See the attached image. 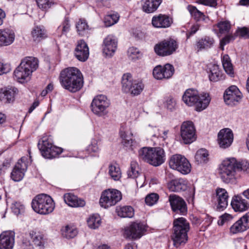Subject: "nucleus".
Listing matches in <instances>:
<instances>
[{
    "label": "nucleus",
    "instance_id": "27",
    "mask_svg": "<svg viewBox=\"0 0 249 249\" xmlns=\"http://www.w3.org/2000/svg\"><path fill=\"white\" fill-rule=\"evenodd\" d=\"M31 71L20 64L14 71V74L16 80L19 83H24L29 81L31 77Z\"/></svg>",
    "mask_w": 249,
    "mask_h": 249
},
{
    "label": "nucleus",
    "instance_id": "13",
    "mask_svg": "<svg viewBox=\"0 0 249 249\" xmlns=\"http://www.w3.org/2000/svg\"><path fill=\"white\" fill-rule=\"evenodd\" d=\"M177 42L173 39H165L154 47L155 53L160 56H168L172 54L178 48Z\"/></svg>",
    "mask_w": 249,
    "mask_h": 249
},
{
    "label": "nucleus",
    "instance_id": "50",
    "mask_svg": "<svg viewBox=\"0 0 249 249\" xmlns=\"http://www.w3.org/2000/svg\"><path fill=\"white\" fill-rule=\"evenodd\" d=\"M119 18L118 14L115 13L106 15L104 18V22L106 26L109 27L116 23Z\"/></svg>",
    "mask_w": 249,
    "mask_h": 249
},
{
    "label": "nucleus",
    "instance_id": "12",
    "mask_svg": "<svg viewBox=\"0 0 249 249\" xmlns=\"http://www.w3.org/2000/svg\"><path fill=\"white\" fill-rule=\"evenodd\" d=\"M180 134L181 140L184 144H190L194 142L196 139V135L193 122H184L180 126Z\"/></svg>",
    "mask_w": 249,
    "mask_h": 249
},
{
    "label": "nucleus",
    "instance_id": "52",
    "mask_svg": "<svg viewBox=\"0 0 249 249\" xmlns=\"http://www.w3.org/2000/svg\"><path fill=\"white\" fill-rule=\"evenodd\" d=\"M127 54L129 58L132 60L138 59L142 56V53L139 51L138 48L134 47L128 49Z\"/></svg>",
    "mask_w": 249,
    "mask_h": 249
},
{
    "label": "nucleus",
    "instance_id": "30",
    "mask_svg": "<svg viewBox=\"0 0 249 249\" xmlns=\"http://www.w3.org/2000/svg\"><path fill=\"white\" fill-rule=\"evenodd\" d=\"M162 1V0H142V10L148 14L153 13L158 9Z\"/></svg>",
    "mask_w": 249,
    "mask_h": 249
},
{
    "label": "nucleus",
    "instance_id": "22",
    "mask_svg": "<svg viewBox=\"0 0 249 249\" xmlns=\"http://www.w3.org/2000/svg\"><path fill=\"white\" fill-rule=\"evenodd\" d=\"M249 229V212L244 214L234 223L230 228L231 232L237 233L243 232Z\"/></svg>",
    "mask_w": 249,
    "mask_h": 249
},
{
    "label": "nucleus",
    "instance_id": "39",
    "mask_svg": "<svg viewBox=\"0 0 249 249\" xmlns=\"http://www.w3.org/2000/svg\"><path fill=\"white\" fill-rule=\"evenodd\" d=\"M222 63L223 68L230 77H234V73L233 65L231 62V59L228 54H225L222 58Z\"/></svg>",
    "mask_w": 249,
    "mask_h": 249
},
{
    "label": "nucleus",
    "instance_id": "33",
    "mask_svg": "<svg viewBox=\"0 0 249 249\" xmlns=\"http://www.w3.org/2000/svg\"><path fill=\"white\" fill-rule=\"evenodd\" d=\"M38 60L32 56H27L22 59L20 64L28 69L32 73L38 67Z\"/></svg>",
    "mask_w": 249,
    "mask_h": 249
},
{
    "label": "nucleus",
    "instance_id": "37",
    "mask_svg": "<svg viewBox=\"0 0 249 249\" xmlns=\"http://www.w3.org/2000/svg\"><path fill=\"white\" fill-rule=\"evenodd\" d=\"M108 175L115 181L119 180L122 177V172L118 164L110 163L108 166Z\"/></svg>",
    "mask_w": 249,
    "mask_h": 249
},
{
    "label": "nucleus",
    "instance_id": "36",
    "mask_svg": "<svg viewBox=\"0 0 249 249\" xmlns=\"http://www.w3.org/2000/svg\"><path fill=\"white\" fill-rule=\"evenodd\" d=\"M214 42L213 38L206 36L197 41L196 47L197 51L207 50L211 48Z\"/></svg>",
    "mask_w": 249,
    "mask_h": 249
},
{
    "label": "nucleus",
    "instance_id": "57",
    "mask_svg": "<svg viewBox=\"0 0 249 249\" xmlns=\"http://www.w3.org/2000/svg\"><path fill=\"white\" fill-rule=\"evenodd\" d=\"M176 105V100L172 96H169L166 97L165 106L168 109L171 111L174 110L175 108Z\"/></svg>",
    "mask_w": 249,
    "mask_h": 249
},
{
    "label": "nucleus",
    "instance_id": "54",
    "mask_svg": "<svg viewBox=\"0 0 249 249\" xmlns=\"http://www.w3.org/2000/svg\"><path fill=\"white\" fill-rule=\"evenodd\" d=\"M217 27L219 29V33L223 34L229 32L231 25L230 22L227 21H220L217 23Z\"/></svg>",
    "mask_w": 249,
    "mask_h": 249
},
{
    "label": "nucleus",
    "instance_id": "43",
    "mask_svg": "<svg viewBox=\"0 0 249 249\" xmlns=\"http://www.w3.org/2000/svg\"><path fill=\"white\" fill-rule=\"evenodd\" d=\"M76 28L78 34L81 36H84L88 33L89 27L86 20L80 19L77 22Z\"/></svg>",
    "mask_w": 249,
    "mask_h": 249
},
{
    "label": "nucleus",
    "instance_id": "55",
    "mask_svg": "<svg viewBox=\"0 0 249 249\" xmlns=\"http://www.w3.org/2000/svg\"><path fill=\"white\" fill-rule=\"evenodd\" d=\"M38 7L43 10H47L50 8L54 3L53 0H36Z\"/></svg>",
    "mask_w": 249,
    "mask_h": 249
},
{
    "label": "nucleus",
    "instance_id": "34",
    "mask_svg": "<svg viewBox=\"0 0 249 249\" xmlns=\"http://www.w3.org/2000/svg\"><path fill=\"white\" fill-rule=\"evenodd\" d=\"M38 60L32 56H27L22 59L20 64L28 69L32 73L38 67Z\"/></svg>",
    "mask_w": 249,
    "mask_h": 249
},
{
    "label": "nucleus",
    "instance_id": "35",
    "mask_svg": "<svg viewBox=\"0 0 249 249\" xmlns=\"http://www.w3.org/2000/svg\"><path fill=\"white\" fill-rule=\"evenodd\" d=\"M31 36L35 42H38L47 37L46 31L43 26H35L31 32Z\"/></svg>",
    "mask_w": 249,
    "mask_h": 249
},
{
    "label": "nucleus",
    "instance_id": "3",
    "mask_svg": "<svg viewBox=\"0 0 249 249\" xmlns=\"http://www.w3.org/2000/svg\"><path fill=\"white\" fill-rule=\"evenodd\" d=\"M182 100L187 106H195L196 110L201 111L208 106L211 98L208 93H203L199 94L197 90L188 89L184 92Z\"/></svg>",
    "mask_w": 249,
    "mask_h": 249
},
{
    "label": "nucleus",
    "instance_id": "63",
    "mask_svg": "<svg viewBox=\"0 0 249 249\" xmlns=\"http://www.w3.org/2000/svg\"><path fill=\"white\" fill-rule=\"evenodd\" d=\"M232 218L231 214L225 213L220 217V220L218 221V224L222 225L225 222L230 220Z\"/></svg>",
    "mask_w": 249,
    "mask_h": 249
},
{
    "label": "nucleus",
    "instance_id": "26",
    "mask_svg": "<svg viewBox=\"0 0 249 249\" xmlns=\"http://www.w3.org/2000/svg\"><path fill=\"white\" fill-rule=\"evenodd\" d=\"M231 206L235 212H242L249 209V202L241 196L236 195L232 197Z\"/></svg>",
    "mask_w": 249,
    "mask_h": 249
},
{
    "label": "nucleus",
    "instance_id": "20",
    "mask_svg": "<svg viewBox=\"0 0 249 249\" xmlns=\"http://www.w3.org/2000/svg\"><path fill=\"white\" fill-rule=\"evenodd\" d=\"M117 44V39L115 36L112 35H108L103 41V53L106 56H112L116 51Z\"/></svg>",
    "mask_w": 249,
    "mask_h": 249
},
{
    "label": "nucleus",
    "instance_id": "19",
    "mask_svg": "<svg viewBox=\"0 0 249 249\" xmlns=\"http://www.w3.org/2000/svg\"><path fill=\"white\" fill-rule=\"evenodd\" d=\"M27 168L25 158H21L15 165L11 174V178L15 181H19L24 177Z\"/></svg>",
    "mask_w": 249,
    "mask_h": 249
},
{
    "label": "nucleus",
    "instance_id": "31",
    "mask_svg": "<svg viewBox=\"0 0 249 249\" xmlns=\"http://www.w3.org/2000/svg\"><path fill=\"white\" fill-rule=\"evenodd\" d=\"M167 187L172 192L185 191L187 189V183L182 178L173 179L167 183Z\"/></svg>",
    "mask_w": 249,
    "mask_h": 249
},
{
    "label": "nucleus",
    "instance_id": "14",
    "mask_svg": "<svg viewBox=\"0 0 249 249\" xmlns=\"http://www.w3.org/2000/svg\"><path fill=\"white\" fill-rule=\"evenodd\" d=\"M144 231L143 225L141 223H132L123 229L124 237L129 240H136L140 238Z\"/></svg>",
    "mask_w": 249,
    "mask_h": 249
},
{
    "label": "nucleus",
    "instance_id": "32",
    "mask_svg": "<svg viewBox=\"0 0 249 249\" xmlns=\"http://www.w3.org/2000/svg\"><path fill=\"white\" fill-rule=\"evenodd\" d=\"M209 79L211 81L217 82L224 79V75L219 70L218 65L215 64L210 65L209 68Z\"/></svg>",
    "mask_w": 249,
    "mask_h": 249
},
{
    "label": "nucleus",
    "instance_id": "29",
    "mask_svg": "<svg viewBox=\"0 0 249 249\" xmlns=\"http://www.w3.org/2000/svg\"><path fill=\"white\" fill-rule=\"evenodd\" d=\"M64 200L66 204L72 207H84L85 201L83 199L78 198L71 193H67L64 195Z\"/></svg>",
    "mask_w": 249,
    "mask_h": 249
},
{
    "label": "nucleus",
    "instance_id": "2",
    "mask_svg": "<svg viewBox=\"0 0 249 249\" xmlns=\"http://www.w3.org/2000/svg\"><path fill=\"white\" fill-rule=\"evenodd\" d=\"M243 164L237 162L235 158H228L224 160L219 166V174L222 181L226 183L235 182L236 171L244 168Z\"/></svg>",
    "mask_w": 249,
    "mask_h": 249
},
{
    "label": "nucleus",
    "instance_id": "45",
    "mask_svg": "<svg viewBox=\"0 0 249 249\" xmlns=\"http://www.w3.org/2000/svg\"><path fill=\"white\" fill-rule=\"evenodd\" d=\"M127 174L128 178H136L139 176V165L136 161L131 162L130 167L127 171Z\"/></svg>",
    "mask_w": 249,
    "mask_h": 249
},
{
    "label": "nucleus",
    "instance_id": "23",
    "mask_svg": "<svg viewBox=\"0 0 249 249\" xmlns=\"http://www.w3.org/2000/svg\"><path fill=\"white\" fill-rule=\"evenodd\" d=\"M14 243V232L5 231L0 234V249H13Z\"/></svg>",
    "mask_w": 249,
    "mask_h": 249
},
{
    "label": "nucleus",
    "instance_id": "17",
    "mask_svg": "<svg viewBox=\"0 0 249 249\" xmlns=\"http://www.w3.org/2000/svg\"><path fill=\"white\" fill-rule=\"evenodd\" d=\"M169 201L173 212L182 214L187 213V205L182 197L178 195L172 194L169 196Z\"/></svg>",
    "mask_w": 249,
    "mask_h": 249
},
{
    "label": "nucleus",
    "instance_id": "4",
    "mask_svg": "<svg viewBox=\"0 0 249 249\" xmlns=\"http://www.w3.org/2000/svg\"><path fill=\"white\" fill-rule=\"evenodd\" d=\"M190 229V224L185 218L181 217L174 219L171 239L175 247L178 248L186 244L188 240V232Z\"/></svg>",
    "mask_w": 249,
    "mask_h": 249
},
{
    "label": "nucleus",
    "instance_id": "1",
    "mask_svg": "<svg viewBox=\"0 0 249 249\" xmlns=\"http://www.w3.org/2000/svg\"><path fill=\"white\" fill-rule=\"evenodd\" d=\"M59 81L62 87L71 92L79 91L84 83L82 73L75 67H69L62 70L60 74Z\"/></svg>",
    "mask_w": 249,
    "mask_h": 249
},
{
    "label": "nucleus",
    "instance_id": "47",
    "mask_svg": "<svg viewBox=\"0 0 249 249\" xmlns=\"http://www.w3.org/2000/svg\"><path fill=\"white\" fill-rule=\"evenodd\" d=\"M208 152L205 149L198 150L195 155V160L199 163H205L208 160Z\"/></svg>",
    "mask_w": 249,
    "mask_h": 249
},
{
    "label": "nucleus",
    "instance_id": "60",
    "mask_svg": "<svg viewBox=\"0 0 249 249\" xmlns=\"http://www.w3.org/2000/svg\"><path fill=\"white\" fill-rule=\"evenodd\" d=\"M198 3L212 7L215 8L217 5V0H197Z\"/></svg>",
    "mask_w": 249,
    "mask_h": 249
},
{
    "label": "nucleus",
    "instance_id": "9",
    "mask_svg": "<svg viewBox=\"0 0 249 249\" xmlns=\"http://www.w3.org/2000/svg\"><path fill=\"white\" fill-rule=\"evenodd\" d=\"M122 198V195L120 191L108 189L102 192L99 203L102 207L107 208L116 205Z\"/></svg>",
    "mask_w": 249,
    "mask_h": 249
},
{
    "label": "nucleus",
    "instance_id": "24",
    "mask_svg": "<svg viewBox=\"0 0 249 249\" xmlns=\"http://www.w3.org/2000/svg\"><path fill=\"white\" fill-rule=\"evenodd\" d=\"M151 22L155 28H166L171 25L173 21L168 16L160 14L153 17Z\"/></svg>",
    "mask_w": 249,
    "mask_h": 249
},
{
    "label": "nucleus",
    "instance_id": "25",
    "mask_svg": "<svg viewBox=\"0 0 249 249\" xmlns=\"http://www.w3.org/2000/svg\"><path fill=\"white\" fill-rule=\"evenodd\" d=\"M74 54L76 58L80 61L84 62L88 58L89 56V47L83 40H80L77 42Z\"/></svg>",
    "mask_w": 249,
    "mask_h": 249
},
{
    "label": "nucleus",
    "instance_id": "10",
    "mask_svg": "<svg viewBox=\"0 0 249 249\" xmlns=\"http://www.w3.org/2000/svg\"><path fill=\"white\" fill-rule=\"evenodd\" d=\"M171 168L178 171L182 174H187L191 171V166L187 159L180 154L173 155L169 161Z\"/></svg>",
    "mask_w": 249,
    "mask_h": 249
},
{
    "label": "nucleus",
    "instance_id": "40",
    "mask_svg": "<svg viewBox=\"0 0 249 249\" xmlns=\"http://www.w3.org/2000/svg\"><path fill=\"white\" fill-rule=\"evenodd\" d=\"M120 136L122 139V142L125 147H129L132 150H133V143L134 142L133 140L132 139L133 134L130 133L128 134L124 129L121 128L120 130Z\"/></svg>",
    "mask_w": 249,
    "mask_h": 249
},
{
    "label": "nucleus",
    "instance_id": "58",
    "mask_svg": "<svg viewBox=\"0 0 249 249\" xmlns=\"http://www.w3.org/2000/svg\"><path fill=\"white\" fill-rule=\"evenodd\" d=\"M236 36H240L245 38H249V29L244 27L239 28L236 32Z\"/></svg>",
    "mask_w": 249,
    "mask_h": 249
},
{
    "label": "nucleus",
    "instance_id": "6",
    "mask_svg": "<svg viewBox=\"0 0 249 249\" xmlns=\"http://www.w3.org/2000/svg\"><path fill=\"white\" fill-rule=\"evenodd\" d=\"M32 207L36 213L41 214H48L53 212L55 204L49 195L41 194L36 196L32 200Z\"/></svg>",
    "mask_w": 249,
    "mask_h": 249
},
{
    "label": "nucleus",
    "instance_id": "28",
    "mask_svg": "<svg viewBox=\"0 0 249 249\" xmlns=\"http://www.w3.org/2000/svg\"><path fill=\"white\" fill-rule=\"evenodd\" d=\"M216 194L217 202V209L219 211H223L227 208L228 204V193L225 189L218 188L216 189Z\"/></svg>",
    "mask_w": 249,
    "mask_h": 249
},
{
    "label": "nucleus",
    "instance_id": "61",
    "mask_svg": "<svg viewBox=\"0 0 249 249\" xmlns=\"http://www.w3.org/2000/svg\"><path fill=\"white\" fill-rule=\"evenodd\" d=\"M203 224L201 228V231H204L206 228L209 226L212 222V218L208 215H205V217L202 218Z\"/></svg>",
    "mask_w": 249,
    "mask_h": 249
},
{
    "label": "nucleus",
    "instance_id": "59",
    "mask_svg": "<svg viewBox=\"0 0 249 249\" xmlns=\"http://www.w3.org/2000/svg\"><path fill=\"white\" fill-rule=\"evenodd\" d=\"M234 39L235 36L231 35H227L225 36L220 40V48L221 49L224 50V46L229 43L230 41L233 40Z\"/></svg>",
    "mask_w": 249,
    "mask_h": 249
},
{
    "label": "nucleus",
    "instance_id": "62",
    "mask_svg": "<svg viewBox=\"0 0 249 249\" xmlns=\"http://www.w3.org/2000/svg\"><path fill=\"white\" fill-rule=\"evenodd\" d=\"M22 249H33L34 246L27 239L24 238L21 244Z\"/></svg>",
    "mask_w": 249,
    "mask_h": 249
},
{
    "label": "nucleus",
    "instance_id": "48",
    "mask_svg": "<svg viewBox=\"0 0 249 249\" xmlns=\"http://www.w3.org/2000/svg\"><path fill=\"white\" fill-rule=\"evenodd\" d=\"M187 9L191 16L196 20L199 21L204 19L205 15L203 13L199 11L195 6L189 5Z\"/></svg>",
    "mask_w": 249,
    "mask_h": 249
},
{
    "label": "nucleus",
    "instance_id": "5",
    "mask_svg": "<svg viewBox=\"0 0 249 249\" xmlns=\"http://www.w3.org/2000/svg\"><path fill=\"white\" fill-rule=\"evenodd\" d=\"M139 158L154 166H159L165 160V153L160 147H143L138 151Z\"/></svg>",
    "mask_w": 249,
    "mask_h": 249
},
{
    "label": "nucleus",
    "instance_id": "11",
    "mask_svg": "<svg viewBox=\"0 0 249 249\" xmlns=\"http://www.w3.org/2000/svg\"><path fill=\"white\" fill-rule=\"evenodd\" d=\"M110 106L109 100L104 95H98L95 97L91 104L92 112L99 116H102L107 113V109Z\"/></svg>",
    "mask_w": 249,
    "mask_h": 249
},
{
    "label": "nucleus",
    "instance_id": "7",
    "mask_svg": "<svg viewBox=\"0 0 249 249\" xmlns=\"http://www.w3.org/2000/svg\"><path fill=\"white\" fill-rule=\"evenodd\" d=\"M122 84L123 90L133 96L140 94L144 88V85L141 80L133 79L130 73L123 75Z\"/></svg>",
    "mask_w": 249,
    "mask_h": 249
},
{
    "label": "nucleus",
    "instance_id": "56",
    "mask_svg": "<svg viewBox=\"0 0 249 249\" xmlns=\"http://www.w3.org/2000/svg\"><path fill=\"white\" fill-rule=\"evenodd\" d=\"M159 198V195L156 193H152L147 195L145 199L146 204L149 206L155 204Z\"/></svg>",
    "mask_w": 249,
    "mask_h": 249
},
{
    "label": "nucleus",
    "instance_id": "8",
    "mask_svg": "<svg viewBox=\"0 0 249 249\" xmlns=\"http://www.w3.org/2000/svg\"><path fill=\"white\" fill-rule=\"evenodd\" d=\"M38 146L42 156L46 159L56 158L62 152V149L54 145L52 139L47 136L42 138Z\"/></svg>",
    "mask_w": 249,
    "mask_h": 249
},
{
    "label": "nucleus",
    "instance_id": "44",
    "mask_svg": "<svg viewBox=\"0 0 249 249\" xmlns=\"http://www.w3.org/2000/svg\"><path fill=\"white\" fill-rule=\"evenodd\" d=\"M62 235L64 237L68 239L74 238L77 235L78 231L73 227L67 225L61 230Z\"/></svg>",
    "mask_w": 249,
    "mask_h": 249
},
{
    "label": "nucleus",
    "instance_id": "41",
    "mask_svg": "<svg viewBox=\"0 0 249 249\" xmlns=\"http://www.w3.org/2000/svg\"><path fill=\"white\" fill-rule=\"evenodd\" d=\"M101 140L100 139H92L90 143L87 146L86 150L93 156L98 155L100 151L99 146Z\"/></svg>",
    "mask_w": 249,
    "mask_h": 249
},
{
    "label": "nucleus",
    "instance_id": "49",
    "mask_svg": "<svg viewBox=\"0 0 249 249\" xmlns=\"http://www.w3.org/2000/svg\"><path fill=\"white\" fill-rule=\"evenodd\" d=\"M118 215L122 217H132L134 215V210L131 206H124L117 211Z\"/></svg>",
    "mask_w": 249,
    "mask_h": 249
},
{
    "label": "nucleus",
    "instance_id": "42",
    "mask_svg": "<svg viewBox=\"0 0 249 249\" xmlns=\"http://www.w3.org/2000/svg\"><path fill=\"white\" fill-rule=\"evenodd\" d=\"M102 223L100 215L98 214H93L89 216L87 219V224L89 227L92 229H98Z\"/></svg>",
    "mask_w": 249,
    "mask_h": 249
},
{
    "label": "nucleus",
    "instance_id": "38",
    "mask_svg": "<svg viewBox=\"0 0 249 249\" xmlns=\"http://www.w3.org/2000/svg\"><path fill=\"white\" fill-rule=\"evenodd\" d=\"M29 235L35 245L41 248L44 247L45 239L42 233L32 231L30 232Z\"/></svg>",
    "mask_w": 249,
    "mask_h": 249
},
{
    "label": "nucleus",
    "instance_id": "51",
    "mask_svg": "<svg viewBox=\"0 0 249 249\" xmlns=\"http://www.w3.org/2000/svg\"><path fill=\"white\" fill-rule=\"evenodd\" d=\"M71 29V24L68 18H65L61 25L58 27V32H60L61 35L67 34Z\"/></svg>",
    "mask_w": 249,
    "mask_h": 249
},
{
    "label": "nucleus",
    "instance_id": "16",
    "mask_svg": "<svg viewBox=\"0 0 249 249\" xmlns=\"http://www.w3.org/2000/svg\"><path fill=\"white\" fill-rule=\"evenodd\" d=\"M175 71L173 65L166 64L164 66L158 65L153 71L154 77L157 80L168 79L170 78Z\"/></svg>",
    "mask_w": 249,
    "mask_h": 249
},
{
    "label": "nucleus",
    "instance_id": "46",
    "mask_svg": "<svg viewBox=\"0 0 249 249\" xmlns=\"http://www.w3.org/2000/svg\"><path fill=\"white\" fill-rule=\"evenodd\" d=\"M18 92V89L16 88H12L6 89L3 93V100H5V102L11 103L14 101L15 96Z\"/></svg>",
    "mask_w": 249,
    "mask_h": 249
},
{
    "label": "nucleus",
    "instance_id": "53",
    "mask_svg": "<svg viewBox=\"0 0 249 249\" xmlns=\"http://www.w3.org/2000/svg\"><path fill=\"white\" fill-rule=\"evenodd\" d=\"M11 210L16 215H18L24 212V206L21 202L15 201L12 204Z\"/></svg>",
    "mask_w": 249,
    "mask_h": 249
},
{
    "label": "nucleus",
    "instance_id": "18",
    "mask_svg": "<svg viewBox=\"0 0 249 249\" xmlns=\"http://www.w3.org/2000/svg\"><path fill=\"white\" fill-rule=\"evenodd\" d=\"M233 140V134L229 128L222 129L218 133L217 141L220 148L225 149L230 147Z\"/></svg>",
    "mask_w": 249,
    "mask_h": 249
},
{
    "label": "nucleus",
    "instance_id": "21",
    "mask_svg": "<svg viewBox=\"0 0 249 249\" xmlns=\"http://www.w3.org/2000/svg\"><path fill=\"white\" fill-rule=\"evenodd\" d=\"M16 34L13 29L9 28L0 29V47L9 46L15 40Z\"/></svg>",
    "mask_w": 249,
    "mask_h": 249
},
{
    "label": "nucleus",
    "instance_id": "64",
    "mask_svg": "<svg viewBox=\"0 0 249 249\" xmlns=\"http://www.w3.org/2000/svg\"><path fill=\"white\" fill-rule=\"evenodd\" d=\"M10 165V161L7 160H0V175L4 171L7 166Z\"/></svg>",
    "mask_w": 249,
    "mask_h": 249
},
{
    "label": "nucleus",
    "instance_id": "15",
    "mask_svg": "<svg viewBox=\"0 0 249 249\" xmlns=\"http://www.w3.org/2000/svg\"><path fill=\"white\" fill-rule=\"evenodd\" d=\"M242 93L235 86H231L227 89L223 95L224 102L229 105L233 106L237 105L241 100Z\"/></svg>",
    "mask_w": 249,
    "mask_h": 249
}]
</instances>
